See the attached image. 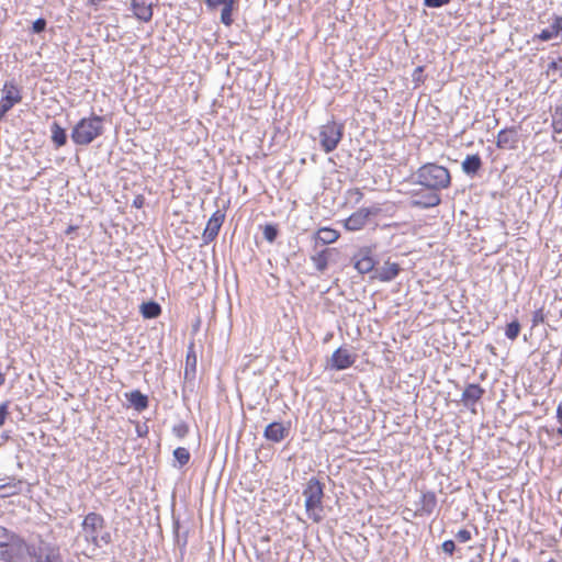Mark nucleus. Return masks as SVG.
Segmentation results:
<instances>
[{
	"instance_id": "obj_22",
	"label": "nucleus",
	"mask_w": 562,
	"mask_h": 562,
	"mask_svg": "<svg viewBox=\"0 0 562 562\" xmlns=\"http://www.w3.org/2000/svg\"><path fill=\"white\" fill-rule=\"evenodd\" d=\"M126 398L128 400L131 405L138 412L146 409L148 406V397L138 390L132 391L131 393L126 394Z\"/></svg>"
},
{
	"instance_id": "obj_37",
	"label": "nucleus",
	"mask_w": 562,
	"mask_h": 562,
	"mask_svg": "<svg viewBox=\"0 0 562 562\" xmlns=\"http://www.w3.org/2000/svg\"><path fill=\"white\" fill-rule=\"evenodd\" d=\"M442 551L447 554H452L456 550V544L452 540H446L441 544Z\"/></svg>"
},
{
	"instance_id": "obj_16",
	"label": "nucleus",
	"mask_w": 562,
	"mask_h": 562,
	"mask_svg": "<svg viewBox=\"0 0 562 562\" xmlns=\"http://www.w3.org/2000/svg\"><path fill=\"white\" fill-rule=\"evenodd\" d=\"M559 36L562 37V16L553 15L551 24L548 27L541 30L540 33L536 34L533 36V41L539 40L547 42Z\"/></svg>"
},
{
	"instance_id": "obj_35",
	"label": "nucleus",
	"mask_w": 562,
	"mask_h": 562,
	"mask_svg": "<svg viewBox=\"0 0 562 562\" xmlns=\"http://www.w3.org/2000/svg\"><path fill=\"white\" fill-rule=\"evenodd\" d=\"M456 538L460 541V542H468L471 540L472 538V535L469 530L467 529H460L457 535H456Z\"/></svg>"
},
{
	"instance_id": "obj_36",
	"label": "nucleus",
	"mask_w": 562,
	"mask_h": 562,
	"mask_svg": "<svg viewBox=\"0 0 562 562\" xmlns=\"http://www.w3.org/2000/svg\"><path fill=\"white\" fill-rule=\"evenodd\" d=\"M531 322L532 326H537L538 324L544 322V314L541 308L533 312Z\"/></svg>"
},
{
	"instance_id": "obj_4",
	"label": "nucleus",
	"mask_w": 562,
	"mask_h": 562,
	"mask_svg": "<svg viewBox=\"0 0 562 562\" xmlns=\"http://www.w3.org/2000/svg\"><path fill=\"white\" fill-rule=\"evenodd\" d=\"M31 548L32 543L14 532L4 543H0V561L31 562Z\"/></svg>"
},
{
	"instance_id": "obj_47",
	"label": "nucleus",
	"mask_w": 562,
	"mask_h": 562,
	"mask_svg": "<svg viewBox=\"0 0 562 562\" xmlns=\"http://www.w3.org/2000/svg\"><path fill=\"white\" fill-rule=\"evenodd\" d=\"M195 361H196V358L193 357V360H190V363H195Z\"/></svg>"
},
{
	"instance_id": "obj_9",
	"label": "nucleus",
	"mask_w": 562,
	"mask_h": 562,
	"mask_svg": "<svg viewBox=\"0 0 562 562\" xmlns=\"http://www.w3.org/2000/svg\"><path fill=\"white\" fill-rule=\"evenodd\" d=\"M2 98L0 100V121L5 114L22 100L21 90L14 81H5L2 88Z\"/></svg>"
},
{
	"instance_id": "obj_26",
	"label": "nucleus",
	"mask_w": 562,
	"mask_h": 562,
	"mask_svg": "<svg viewBox=\"0 0 562 562\" xmlns=\"http://www.w3.org/2000/svg\"><path fill=\"white\" fill-rule=\"evenodd\" d=\"M339 237L337 231L331 228H321L316 234V239L321 241L323 245L331 244L336 241Z\"/></svg>"
},
{
	"instance_id": "obj_44",
	"label": "nucleus",
	"mask_w": 562,
	"mask_h": 562,
	"mask_svg": "<svg viewBox=\"0 0 562 562\" xmlns=\"http://www.w3.org/2000/svg\"><path fill=\"white\" fill-rule=\"evenodd\" d=\"M423 71V67H417L414 71V79H416V76H419V74Z\"/></svg>"
},
{
	"instance_id": "obj_48",
	"label": "nucleus",
	"mask_w": 562,
	"mask_h": 562,
	"mask_svg": "<svg viewBox=\"0 0 562 562\" xmlns=\"http://www.w3.org/2000/svg\"><path fill=\"white\" fill-rule=\"evenodd\" d=\"M195 361H196V358L193 357V360H190V363H195Z\"/></svg>"
},
{
	"instance_id": "obj_31",
	"label": "nucleus",
	"mask_w": 562,
	"mask_h": 562,
	"mask_svg": "<svg viewBox=\"0 0 562 562\" xmlns=\"http://www.w3.org/2000/svg\"><path fill=\"white\" fill-rule=\"evenodd\" d=\"M188 432H189V427L183 422L178 423V424L173 425V427H172V434L179 439L184 438L188 435Z\"/></svg>"
},
{
	"instance_id": "obj_10",
	"label": "nucleus",
	"mask_w": 562,
	"mask_h": 562,
	"mask_svg": "<svg viewBox=\"0 0 562 562\" xmlns=\"http://www.w3.org/2000/svg\"><path fill=\"white\" fill-rule=\"evenodd\" d=\"M441 198L438 191L419 189L412 191L411 205L420 209H431L439 205Z\"/></svg>"
},
{
	"instance_id": "obj_38",
	"label": "nucleus",
	"mask_w": 562,
	"mask_h": 562,
	"mask_svg": "<svg viewBox=\"0 0 562 562\" xmlns=\"http://www.w3.org/2000/svg\"><path fill=\"white\" fill-rule=\"evenodd\" d=\"M9 404L8 402L0 404V427L4 424L7 416L9 414Z\"/></svg>"
},
{
	"instance_id": "obj_19",
	"label": "nucleus",
	"mask_w": 562,
	"mask_h": 562,
	"mask_svg": "<svg viewBox=\"0 0 562 562\" xmlns=\"http://www.w3.org/2000/svg\"><path fill=\"white\" fill-rule=\"evenodd\" d=\"M437 506V497L434 492H426L420 495L417 504V512L430 515Z\"/></svg>"
},
{
	"instance_id": "obj_25",
	"label": "nucleus",
	"mask_w": 562,
	"mask_h": 562,
	"mask_svg": "<svg viewBox=\"0 0 562 562\" xmlns=\"http://www.w3.org/2000/svg\"><path fill=\"white\" fill-rule=\"evenodd\" d=\"M328 252H329V249H324L322 251L316 252L315 255H313L311 257V260L314 263L317 271L323 272L327 269Z\"/></svg>"
},
{
	"instance_id": "obj_28",
	"label": "nucleus",
	"mask_w": 562,
	"mask_h": 562,
	"mask_svg": "<svg viewBox=\"0 0 562 562\" xmlns=\"http://www.w3.org/2000/svg\"><path fill=\"white\" fill-rule=\"evenodd\" d=\"M175 460L178 462L179 468L186 465L190 460V452L187 448L178 447L173 451Z\"/></svg>"
},
{
	"instance_id": "obj_11",
	"label": "nucleus",
	"mask_w": 562,
	"mask_h": 562,
	"mask_svg": "<svg viewBox=\"0 0 562 562\" xmlns=\"http://www.w3.org/2000/svg\"><path fill=\"white\" fill-rule=\"evenodd\" d=\"M355 269L361 273H369L374 269L376 261L371 247H361L352 257Z\"/></svg>"
},
{
	"instance_id": "obj_34",
	"label": "nucleus",
	"mask_w": 562,
	"mask_h": 562,
	"mask_svg": "<svg viewBox=\"0 0 562 562\" xmlns=\"http://www.w3.org/2000/svg\"><path fill=\"white\" fill-rule=\"evenodd\" d=\"M450 0H424V5L428 8H440L448 4Z\"/></svg>"
},
{
	"instance_id": "obj_43",
	"label": "nucleus",
	"mask_w": 562,
	"mask_h": 562,
	"mask_svg": "<svg viewBox=\"0 0 562 562\" xmlns=\"http://www.w3.org/2000/svg\"><path fill=\"white\" fill-rule=\"evenodd\" d=\"M102 540L104 543H109L110 541V533H105L104 536H102L99 541Z\"/></svg>"
},
{
	"instance_id": "obj_41",
	"label": "nucleus",
	"mask_w": 562,
	"mask_h": 562,
	"mask_svg": "<svg viewBox=\"0 0 562 562\" xmlns=\"http://www.w3.org/2000/svg\"><path fill=\"white\" fill-rule=\"evenodd\" d=\"M226 2H228V0H205V3L210 8H216L221 4H225Z\"/></svg>"
},
{
	"instance_id": "obj_23",
	"label": "nucleus",
	"mask_w": 562,
	"mask_h": 562,
	"mask_svg": "<svg viewBox=\"0 0 562 562\" xmlns=\"http://www.w3.org/2000/svg\"><path fill=\"white\" fill-rule=\"evenodd\" d=\"M23 484L21 480H11L8 483L0 484V497L4 498L21 493Z\"/></svg>"
},
{
	"instance_id": "obj_3",
	"label": "nucleus",
	"mask_w": 562,
	"mask_h": 562,
	"mask_svg": "<svg viewBox=\"0 0 562 562\" xmlns=\"http://www.w3.org/2000/svg\"><path fill=\"white\" fill-rule=\"evenodd\" d=\"M103 117L91 115L81 119L71 131V139L76 145L87 146L103 134Z\"/></svg>"
},
{
	"instance_id": "obj_39",
	"label": "nucleus",
	"mask_w": 562,
	"mask_h": 562,
	"mask_svg": "<svg viewBox=\"0 0 562 562\" xmlns=\"http://www.w3.org/2000/svg\"><path fill=\"white\" fill-rule=\"evenodd\" d=\"M549 70H562V57H559L558 59L552 60L548 65Z\"/></svg>"
},
{
	"instance_id": "obj_46",
	"label": "nucleus",
	"mask_w": 562,
	"mask_h": 562,
	"mask_svg": "<svg viewBox=\"0 0 562 562\" xmlns=\"http://www.w3.org/2000/svg\"><path fill=\"white\" fill-rule=\"evenodd\" d=\"M557 432L558 435L562 436V428H558Z\"/></svg>"
},
{
	"instance_id": "obj_5",
	"label": "nucleus",
	"mask_w": 562,
	"mask_h": 562,
	"mask_svg": "<svg viewBox=\"0 0 562 562\" xmlns=\"http://www.w3.org/2000/svg\"><path fill=\"white\" fill-rule=\"evenodd\" d=\"M344 135V125L335 121H329L319 127L318 139L322 149L329 154L334 151L340 143Z\"/></svg>"
},
{
	"instance_id": "obj_12",
	"label": "nucleus",
	"mask_w": 562,
	"mask_h": 562,
	"mask_svg": "<svg viewBox=\"0 0 562 562\" xmlns=\"http://www.w3.org/2000/svg\"><path fill=\"white\" fill-rule=\"evenodd\" d=\"M518 143L519 133L515 126L503 128L497 134L496 146L499 149H515Z\"/></svg>"
},
{
	"instance_id": "obj_27",
	"label": "nucleus",
	"mask_w": 562,
	"mask_h": 562,
	"mask_svg": "<svg viewBox=\"0 0 562 562\" xmlns=\"http://www.w3.org/2000/svg\"><path fill=\"white\" fill-rule=\"evenodd\" d=\"M140 310L145 318H155L161 313L160 305L154 301L143 303Z\"/></svg>"
},
{
	"instance_id": "obj_21",
	"label": "nucleus",
	"mask_w": 562,
	"mask_h": 562,
	"mask_svg": "<svg viewBox=\"0 0 562 562\" xmlns=\"http://www.w3.org/2000/svg\"><path fill=\"white\" fill-rule=\"evenodd\" d=\"M482 167L481 157L475 155H468L462 161V171L468 176H474Z\"/></svg>"
},
{
	"instance_id": "obj_1",
	"label": "nucleus",
	"mask_w": 562,
	"mask_h": 562,
	"mask_svg": "<svg viewBox=\"0 0 562 562\" xmlns=\"http://www.w3.org/2000/svg\"><path fill=\"white\" fill-rule=\"evenodd\" d=\"M415 183L425 189L440 191L451 184L449 170L440 165L428 162L420 166L414 175Z\"/></svg>"
},
{
	"instance_id": "obj_8",
	"label": "nucleus",
	"mask_w": 562,
	"mask_h": 562,
	"mask_svg": "<svg viewBox=\"0 0 562 562\" xmlns=\"http://www.w3.org/2000/svg\"><path fill=\"white\" fill-rule=\"evenodd\" d=\"M81 528L85 539L94 547H100L99 533L104 528V518L98 513H89L85 517Z\"/></svg>"
},
{
	"instance_id": "obj_2",
	"label": "nucleus",
	"mask_w": 562,
	"mask_h": 562,
	"mask_svg": "<svg viewBox=\"0 0 562 562\" xmlns=\"http://www.w3.org/2000/svg\"><path fill=\"white\" fill-rule=\"evenodd\" d=\"M304 506L307 517L315 524L324 519V484L316 477H311L303 490Z\"/></svg>"
},
{
	"instance_id": "obj_29",
	"label": "nucleus",
	"mask_w": 562,
	"mask_h": 562,
	"mask_svg": "<svg viewBox=\"0 0 562 562\" xmlns=\"http://www.w3.org/2000/svg\"><path fill=\"white\" fill-rule=\"evenodd\" d=\"M232 11H233V0H228V2L223 4V9L221 12V21L226 26H229L233 23Z\"/></svg>"
},
{
	"instance_id": "obj_15",
	"label": "nucleus",
	"mask_w": 562,
	"mask_h": 562,
	"mask_svg": "<svg viewBox=\"0 0 562 562\" xmlns=\"http://www.w3.org/2000/svg\"><path fill=\"white\" fill-rule=\"evenodd\" d=\"M356 361V356L351 355L348 349L338 348L334 351L330 359V368L335 370H345L351 367Z\"/></svg>"
},
{
	"instance_id": "obj_30",
	"label": "nucleus",
	"mask_w": 562,
	"mask_h": 562,
	"mask_svg": "<svg viewBox=\"0 0 562 562\" xmlns=\"http://www.w3.org/2000/svg\"><path fill=\"white\" fill-rule=\"evenodd\" d=\"M520 331V324L518 321H513L506 326L505 335L508 339L515 340Z\"/></svg>"
},
{
	"instance_id": "obj_14",
	"label": "nucleus",
	"mask_w": 562,
	"mask_h": 562,
	"mask_svg": "<svg viewBox=\"0 0 562 562\" xmlns=\"http://www.w3.org/2000/svg\"><path fill=\"white\" fill-rule=\"evenodd\" d=\"M224 218L225 214L222 211L217 210L213 213V215L207 221L206 227L203 232V239L205 243H210L217 237Z\"/></svg>"
},
{
	"instance_id": "obj_17",
	"label": "nucleus",
	"mask_w": 562,
	"mask_h": 562,
	"mask_svg": "<svg viewBox=\"0 0 562 562\" xmlns=\"http://www.w3.org/2000/svg\"><path fill=\"white\" fill-rule=\"evenodd\" d=\"M131 8L136 19L143 22H149L154 15V3H147L146 0H132Z\"/></svg>"
},
{
	"instance_id": "obj_42",
	"label": "nucleus",
	"mask_w": 562,
	"mask_h": 562,
	"mask_svg": "<svg viewBox=\"0 0 562 562\" xmlns=\"http://www.w3.org/2000/svg\"><path fill=\"white\" fill-rule=\"evenodd\" d=\"M557 418L562 424V401L559 403L557 408Z\"/></svg>"
},
{
	"instance_id": "obj_40",
	"label": "nucleus",
	"mask_w": 562,
	"mask_h": 562,
	"mask_svg": "<svg viewBox=\"0 0 562 562\" xmlns=\"http://www.w3.org/2000/svg\"><path fill=\"white\" fill-rule=\"evenodd\" d=\"M13 533V531H10L4 527H0V543H4L7 541V538H9V536H12Z\"/></svg>"
},
{
	"instance_id": "obj_32",
	"label": "nucleus",
	"mask_w": 562,
	"mask_h": 562,
	"mask_svg": "<svg viewBox=\"0 0 562 562\" xmlns=\"http://www.w3.org/2000/svg\"><path fill=\"white\" fill-rule=\"evenodd\" d=\"M278 236V229L274 225L268 224L263 228V237L269 243H273Z\"/></svg>"
},
{
	"instance_id": "obj_45",
	"label": "nucleus",
	"mask_w": 562,
	"mask_h": 562,
	"mask_svg": "<svg viewBox=\"0 0 562 562\" xmlns=\"http://www.w3.org/2000/svg\"><path fill=\"white\" fill-rule=\"evenodd\" d=\"M510 562H520L518 558H513Z\"/></svg>"
},
{
	"instance_id": "obj_33",
	"label": "nucleus",
	"mask_w": 562,
	"mask_h": 562,
	"mask_svg": "<svg viewBox=\"0 0 562 562\" xmlns=\"http://www.w3.org/2000/svg\"><path fill=\"white\" fill-rule=\"evenodd\" d=\"M46 25H47L46 20H45V19H43V18H40V19H37V20H35V21L33 22L32 31H33V33H35V34H40V33H42V32H44V31H45Z\"/></svg>"
},
{
	"instance_id": "obj_18",
	"label": "nucleus",
	"mask_w": 562,
	"mask_h": 562,
	"mask_svg": "<svg viewBox=\"0 0 562 562\" xmlns=\"http://www.w3.org/2000/svg\"><path fill=\"white\" fill-rule=\"evenodd\" d=\"M288 434L289 429L282 423L277 422L269 424L263 431L265 438L273 442L282 441Z\"/></svg>"
},
{
	"instance_id": "obj_6",
	"label": "nucleus",
	"mask_w": 562,
	"mask_h": 562,
	"mask_svg": "<svg viewBox=\"0 0 562 562\" xmlns=\"http://www.w3.org/2000/svg\"><path fill=\"white\" fill-rule=\"evenodd\" d=\"M31 561L35 562H64L60 548L40 537L37 544L32 543Z\"/></svg>"
},
{
	"instance_id": "obj_20",
	"label": "nucleus",
	"mask_w": 562,
	"mask_h": 562,
	"mask_svg": "<svg viewBox=\"0 0 562 562\" xmlns=\"http://www.w3.org/2000/svg\"><path fill=\"white\" fill-rule=\"evenodd\" d=\"M400 270L397 263L386 261L378 271V279L382 282H390L398 276Z\"/></svg>"
},
{
	"instance_id": "obj_13",
	"label": "nucleus",
	"mask_w": 562,
	"mask_h": 562,
	"mask_svg": "<svg viewBox=\"0 0 562 562\" xmlns=\"http://www.w3.org/2000/svg\"><path fill=\"white\" fill-rule=\"evenodd\" d=\"M484 389H482L479 384H468L461 395L462 404L475 413V404L482 398L484 394Z\"/></svg>"
},
{
	"instance_id": "obj_7",
	"label": "nucleus",
	"mask_w": 562,
	"mask_h": 562,
	"mask_svg": "<svg viewBox=\"0 0 562 562\" xmlns=\"http://www.w3.org/2000/svg\"><path fill=\"white\" fill-rule=\"evenodd\" d=\"M381 211L382 209L379 204L361 207L345 220V227L351 232L359 231L363 228L372 217L378 216Z\"/></svg>"
},
{
	"instance_id": "obj_24",
	"label": "nucleus",
	"mask_w": 562,
	"mask_h": 562,
	"mask_svg": "<svg viewBox=\"0 0 562 562\" xmlns=\"http://www.w3.org/2000/svg\"><path fill=\"white\" fill-rule=\"evenodd\" d=\"M50 133H52V142L54 145L59 148L67 143V134L65 128H63L56 121L50 124Z\"/></svg>"
}]
</instances>
